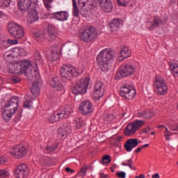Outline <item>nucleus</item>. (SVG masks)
Returning a JSON list of instances; mask_svg holds the SVG:
<instances>
[{
    "instance_id": "1",
    "label": "nucleus",
    "mask_w": 178,
    "mask_h": 178,
    "mask_svg": "<svg viewBox=\"0 0 178 178\" xmlns=\"http://www.w3.org/2000/svg\"><path fill=\"white\" fill-rule=\"evenodd\" d=\"M116 53L111 49H103L97 57V62L102 72H108L111 69L109 62L113 60Z\"/></svg>"
},
{
    "instance_id": "2",
    "label": "nucleus",
    "mask_w": 178,
    "mask_h": 178,
    "mask_svg": "<svg viewBox=\"0 0 178 178\" xmlns=\"http://www.w3.org/2000/svg\"><path fill=\"white\" fill-rule=\"evenodd\" d=\"M19 97H13L5 106V111L3 113V118L4 120H10L12 116L17 112L19 109Z\"/></svg>"
},
{
    "instance_id": "3",
    "label": "nucleus",
    "mask_w": 178,
    "mask_h": 178,
    "mask_svg": "<svg viewBox=\"0 0 178 178\" xmlns=\"http://www.w3.org/2000/svg\"><path fill=\"white\" fill-rule=\"evenodd\" d=\"M61 80L65 83L70 81L73 77H79L80 72L71 65H64L60 70Z\"/></svg>"
},
{
    "instance_id": "4",
    "label": "nucleus",
    "mask_w": 178,
    "mask_h": 178,
    "mask_svg": "<svg viewBox=\"0 0 178 178\" xmlns=\"http://www.w3.org/2000/svg\"><path fill=\"white\" fill-rule=\"evenodd\" d=\"M8 31L11 37L20 40L24 37V28L15 22H10L7 26Z\"/></svg>"
},
{
    "instance_id": "5",
    "label": "nucleus",
    "mask_w": 178,
    "mask_h": 178,
    "mask_svg": "<svg viewBox=\"0 0 178 178\" xmlns=\"http://www.w3.org/2000/svg\"><path fill=\"white\" fill-rule=\"evenodd\" d=\"M98 37L97 29L94 26H90L84 29L81 33H79V38L83 42H91Z\"/></svg>"
},
{
    "instance_id": "6",
    "label": "nucleus",
    "mask_w": 178,
    "mask_h": 178,
    "mask_svg": "<svg viewBox=\"0 0 178 178\" xmlns=\"http://www.w3.org/2000/svg\"><path fill=\"white\" fill-rule=\"evenodd\" d=\"M32 67L31 61L29 60H20L11 65V67L14 69L15 73H17L19 76L23 74V73H27Z\"/></svg>"
},
{
    "instance_id": "7",
    "label": "nucleus",
    "mask_w": 178,
    "mask_h": 178,
    "mask_svg": "<svg viewBox=\"0 0 178 178\" xmlns=\"http://www.w3.org/2000/svg\"><path fill=\"white\" fill-rule=\"evenodd\" d=\"M145 124V121L140 120H136L134 122H130L124 129V136H129L136 134V133L138 131V130H140V129H141Z\"/></svg>"
},
{
    "instance_id": "8",
    "label": "nucleus",
    "mask_w": 178,
    "mask_h": 178,
    "mask_svg": "<svg viewBox=\"0 0 178 178\" xmlns=\"http://www.w3.org/2000/svg\"><path fill=\"white\" fill-rule=\"evenodd\" d=\"M88 84H90V79L84 78L80 79L76 83L74 88H72L73 94H86L88 88Z\"/></svg>"
},
{
    "instance_id": "9",
    "label": "nucleus",
    "mask_w": 178,
    "mask_h": 178,
    "mask_svg": "<svg viewBox=\"0 0 178 178\" xmlns=\"http://www.w3.org/2000/svg\"><path fill=\"white\" fill-rule=\"evenodd\" d=\"M154 86V88H156L159 95H165V94H166L168 92V86L166 84V81L162 76H156Z\"/></svg>"
},
{
    "instance_id": "10",
    "label": "nucleus",
    "mask_w": 178,
    "mask_h": 178,
    "mask_svg": "<svg viewBox=\"0 0 178 178\" xmlns=\"http://www.w3.org/2000/svg\"><path fill=\"white\" fill-rule=\"evenodd\" d=\"M136 95V89L130 85L122 86L120 90V95L128 100L134 99Z\"/></svg>"
},
{
    "instance_id": "11",
    "label": "nucleus",
    "mask_w": 178,
    "mask_h": 178,
    "mask_svg": "<svg viewBox=\"0 0 178 178\" xmlns=\"http://www.w3.org/2000/svg\"><path fill=\"white\" fill-rule=\"evenodd\" d=\"M38 0H18L17 6L21 12H26L33 8H37Z\"/></svg>"
},
{
    "instance_id": "12",
    "label": "nucleus",
    "mask_w": 178,
    "mask_h": 178,
    "mask_svg": "<svg viewBox=\"0 0 178 178\" xmlns=\"http://www.w3.org/2000/svg\"><path fill=\"white\" fill-rule=\"evenodd\" d=\"M78 5L81 8V12H85V15L88 13V10L97 8V3L94 0H79Z\"/></svg>"
},
{
    "instance_id": "13",
    "label": "nucleus",
    "mask_w": 178,
    "mask_h": 178,
    "mask_svg": "<svg viewBox=\"0 0 178 178\" xmlns=\"http://www.w3.org/2000/svg\"><path fill=\"white\" fill-rule=\"evenodd\" d=\"M10 154L12 156H14V158L20 159L27 155V149L22 145H17L12 149Z\"/></svg>"
},
{
    "instance_id": "14",
    "label": "nucleus",
    "mask_w": 178,
    "mask_h": 178,
    "mask_svg": "<svg viewBox=\"0 0 178 178\" xmlns=\"http://www.w3.org/2000/svg\"><path fill=\"white\" fill-rule=\"evenodd\" d=\"M104 92L105 88L104 83H102L101 81H97L95 84V90L92 95V97L96 100L101 99V98L104 97Z\"/></svg>"
},
{
    "instance_id": "15",
    "label": "nucleus",
    "mask_w": 178,
    "mask_h": 178,
    "mask_svg": "<svg viewBox=\"0 0 178 178\" xmlns=\"http://www.w3.org/2000/svg\"><path fill=\"white\" fill-rule=\"evenodd\" d=\"M92 106H93L92 104H91V102L88 100H84L79 104V112L81 113V115L87 116V115H90V113H92Z\"/></svg>"
},
{
    "instance_id": "16",
    "label": "nucleus",
    "mask_w": 178,
    "mask_h": 178,
    "mask_svg": "<svg viewBox=\"0 0 178 178\" xmlns=\"http://www.w3.org/2000/svg\"><path fill=\"white\" fill-rule=\"evenodd\" d=\"M136 72V67L130 64H124L120 67V74L122 77L131 76Z\"/></svg>"
},
{
    "instance_id": "17",
    "label": "nucleus",
    "mask_w": 178,
    "mask_h": 178,
    "mask_svg": "<svg viewBox=\"0 0 178 178\" xmlns=\"http://www.w3.org/2000/svg\"><path fill=\"white\" fill-rule=\"evenodd\" d=\"M29 172L30 170L27 168V165L23 163L17 167L15 170V176L17 178H25Z\"/></svg>"
},
{
    "instance_id": "18",
    "label": "nucleus",
    "mask_w": 178,
    "mask_h": 178,
    "mask_svg": "<svg viewBox=\"0 0 178 178\" xmlns=\"http://www.w3.org/2000/svg\"><path fill=\"white\" fill-rule=\"evenodd\" d=\"M36 7L29 8L27 10L26 12L28 13L27 15V22L29 24L34 23V22H37L38 20V11L35 9Z\"/></svg>"
},
{
    "instance_id": "19",
    "label": "nucleus",
    "mask_w": 178,
    "mask_h": 178,
    "mask_svg": "<svg viewBox=\"0 0 178 178\" xmlns=\"http://www.w3.org/2000/svg\"><path fill=\"white\" fill-rule=\"evenodd\" d=\"M58 138H61V140H65L66 137H67L68 134H70V124H65L63 127H61L58 129Z\"/></svg>"
},
{
    "instance_id": "20",
    "label": "nucleus",
    "mask_w": 178,
    "mask_h": 178,
    "mask_svg": "<svg viewBox=\"0 0 178 178\" xmlns=\"http://www.w3.org/2000/svg\"><path fill=\"white\" fill-rule=\"evenodd\" d=\"M99 6L104 12L111 13L113 10V3L111 0H100Z\"/></svg>"
},
{
    "instance_id": "21",
    "label": "nucleus",
    "mask_w": 178,
    "mask_h": 178,
    "mask_svg": "<svg viewBox=\"0 0 178 178\" xmlns=\"http://www.w3.org/2000/svg\"><path fill=\"white\" fill-rule=\"evenodd\" d=\"M138 139L137 138H130L124 144V148L127 152H130L133 151L134 148H136L138 145Z\"/></svg>"
},
{
    "instance_id": "22",
    "label": "nucleus",
    "mask_w": 178,
    "mask_h": 178,
    "mask_svg": "<svg viewBox=\"0 0 178 178\" xmlns=\"http://www.w3.org/2000/svg\"><path fill=\"white\" fill-rule=\"evenodd\" d=\"M56 37H58L56 29L53 26H49L47 29V34L46 35V40H48V41H54V40H56Z\"/></svg>"
},
{
    "instance_id": "23",
    "label": "nucleus",
    "mask_w": 178,
    "mask_h": 178,
    "mask_svg": "<svg viewBox=\"0 0 178 178\" xmlns=\"http://www.w3.org/2000/svg\"><path fill=\"white\" fill-rule=\"evenodd\" d=\"M50 86L57 91H63L65 90L63 85L60 83L59 78L56 76L51 79L50 81Z\"/></svg>"
},
{
    "instance_id": "24",
    "label": "nucleus",
    "mask_w": 178,
    "mask_h": 178,
    "mask_svg": "<svg viewBox=\"0 0 178 178\" xmlns=\"http://www.w3.org/2000/svg\"><path fill=\"white\" fill-rule=\"evenodd\" d=\"M51 16L54 19L56 20H59L60 22H65V20H67V17H69V14L66 11H58L56 13H53Z\"/></svg>"
},
{
    "instance_id": "25",
    "label": "nucleus",
    "mask_w": 178,
    "mask_h": 178,
    "mask_svg": "<svg viewBox=\"0 0 178 178\" xmlns=\"http://www.w3.org/2000/svg\"><path fill=\"white\" fill-rule=\"evenodd\" d=\"M130 56H131V50L127 47H124L120 51L118 60L119 62H122V60L127 59V58H130Z\"/></svg>"
},
{
    "instance_id": "26",
    "label": "nucleus",
    "mask_w": 178,
    "mask_h": 178,
    "mask_svg": "<svg viewBox=\"0 0 178 178\" xmlns=\"http://www.w3.org/2000/svg\"><path fill=\"white\" fill-rule=\"evenodd\" d=\"M25 76H26L29 80H34V79H37V77L40 76V72H38L37 68L32 66L28 70V72L25 73Z\"/></svg>"
},
{
    "instance_id": "27",
    "label": "nucleus",
    "mask_w": 178,
    "mask_h": 178,
    "mask_svg": "<svg viewBox=\"0 0 178 178\" xmlns=\"http://www.w3.org/2000/svg\"><path fill=\"white\" fill-rule=\"evenodd\" d=\"M120 24H122V20L119 19H114L110 22L108 26L111 31L114 32L120 29Z\"/></svg>"
},
{
    "instance_id": "28",
    "label": "nucleus",
    "mask_w": 178,
    "mask_h": 178,
    "mask_svg": "<svg viewBox=\"0 0 178 178\" xmlns=\"http://www.w3.org/2000/svg\"><path fill=\"white\" fill-rule=\"evenodd\" d=\"M73 112V110L69 107H66L65 110L62 111L60 113H58L59 120L60 119H66L69 118V115H70Z\"/></svg>"
},
{
    "instance_id": "29",
    "label": "nucleus",
    "mask_w": 178,
    "mask_h": 178,
    "mask_svg": "<svg viewBox=\"0 0 178 178\" xmlns=\"http://www.w3.org/2000/svg\"><path fill=\"white\" fill-rule=\"evenodd\" d=\"M172 74L175 77H178V61L171 60L169 63Z\"/></svg>"
},
{
    "instance_id": "30",
    "label": "nucleus",
    "mask_w": 178,
    "mask_h": 178,
    "mask_svg": "<svg viewBox=\"0 0 178 178\" xmlns=\"http://www.w3.org/2000/svg\"><path fill=\"white\" fill-rule=\"evenodd\" d=\"M155 113L150 111H140L138 113L137 116L138 118H144L145 119H151L152 116H154Z\"/></svg>"
},
{
    "instance_id": "31",
    "label": "nucleus",
    "mask_w": 178,
    "mask_h": 178,
    "mask_svg": "<svg viewBox=\"0 0 178 178\" xmlns=\"http://www.w3.org/2000/svg\"><path fill=\"white\" fill-rule=\"evenodd\" d=\"M35 60L36 66H42L44 65V58H42V56L39 51L35 53Z\"/></svg>"
},
{
    "instance_id": "32",
    "label": "nucleus",
    "mask_w": 178,
    "mask_h": 178,
    "mask_svg": "<svg viewBox=\"0 0 178 178\" xmlns=\"http://www.w3.org/2000/svg\"><path fill=\"white\" fill-rule=\"evenodd\" d=\"M33 38L38 41V42H42L44 38H47L45 33H41L40 32H35L33 33Z\"/></svg>"
},
{
    "instance_id": "33",
    "label": "nucleus",
    "mask_w": 178,
    "mask_h": 178,
    "mask_svg": "<svg viewBox=\"0 0 178 178\" xmlns=\"http://www.w3.org/2000/svg\"><path fill=\"white\" fill-rule=\"evenodd\" d=\"M3 58L6 62H8V63H12V60H13L14 57L12 54V51L9 50L4 53Z\"/></svg>"
},
{
    "instance_id": "34",
    "label": "nucleus",
    "mask_w": 178,
    "mask_h": 178,
    "mask_svg": "<svg viewBox=\"0 0 178 178\" xmlns=\"http://www.w3.org/2000/svg\"><path fill=\"white\" fill-rule=\"evenodd\" d=\"M31 91L33 95H38L40 94V88H38V82H34Z\"/></svg>"
},
{
    "instance_id": "35",
    "label": "nucleus",
    "mask_w": 178,
    "mask_h": 178,
    "mask_svg": "<svg viewBox=\"0 0 178 178\" xmlns=\"http://www.w3.org/2000/svg\"><path fill=\"white\" fill-rule=\"evenodd\" d=\"M59 59V54L57 51H51L50 55L49 56V60L50 62H55Z\"/></svg>"
},
{
    "instance_id": "36",
    "label": "nucleus",
    "mask_w": 178,
    "mask_h": 178,
    "mask_svg": "<svg viewBox=\"0 0 178 178\" xmlns=\"http://www.w3.org/2000/svg\"><path fill=\"white\" fill-rule=\"evenodd\" d=\"M161 23H162V19L159 18L154 19L152 24L149 27V29L154 30L155 27H159V24H161Z\"/></svg>"
},
{
    "instance_id": "37",
    "label": "nucleus",
    "mask_w": 178,
    "mask_h": 178,
    "mask_svg": "<svg viewBox=\"0 0 178 178\" xmlns=\"http://www.w3.org/2000/svg\"><path fill=\"white\" fill-rule=\"evenodd\" d=\"M73 15L74 17H79V8H77V2L76 0H72Z\"/></svg>"
},
{
    "instance_id": "38",
    "label": "nucleus",
    "mask_w": 178,
    "mask_h": 178,
    "mask_svg": "<svg viewBox=\"0 0 178 178\" xmlns=\"http://www.w3.org/2000/svg\"><path fill=\"white\" fill-rule=\"evenodd\" d=\"M111 156L109 155H105L102 157V160L100 162L102 165H109L111 163Z\"/></svg>"
},
{
    "instance_id": "39",
    "label": "nucleus",
    "mask_w": 178,
    "mask_h": 178,
    "mask_svg": "<svg viewBox=\"0 0 178 178\" xmlns=\"http://www.w3.org/2000/svg\"><path fill=\"white\" fill-rule=\"evenodd\" d=\"M49 122L51 123H55L56 122H59V115L58 113H54L51 117L49 118Z\"/></svg>"
},
{
    "instance_id": "40",
    "label": "nucleus",
    "mask_w": 178,
    "mask_h": 178,
    "mask_svg": "<svg viewBox=\"0 0 178 178\" xmlns=\"http://www.w3.org/2000/svg\"><path fill=\"white\" fill-rule=\"evenodd\" d=\"M129 2H130V0H117L118 5L124 8H126L129 5Z\"/></svg>"
},
{
    "instance_id": "41",
    "label": "nucleus",
    "mask_w": 178,
    "mask_h": 178,
    "mask_svg": "<svg viewBox=\"0 0 178 178\" xmlns=\"http://www.w3.org/2000/svg\"><path fill=\"white\" fill-rule=\"evenodd\" d=\"M88 169V168H87V166L82 167L79 173L76 176H81L82 178H84L86 177V173H87Z\"/></svg>"
},
{
    "instance_id": "42",
    "label": "nucleus",
    "mask_w": 178,
    "mask_h": 178,
    "mask_svg": "<svg viewBox=\"0 0 178 178\" xmlns=\"http://www.w3.org/2000/svg\"><path fill=\"white\" fill-rule=\"evenodd\" d=\"M9 171L6 170H0V178L9 177Z\"/></svg>"
},
{
    "instance_id": "43",
    "label": "nucleus",
    "mask_w": 178,
    "mask_h": 178,
    "mask_svg": "<svg viewBox=\"0 0 178 178\" xmlns=\"http://www.w3.org/2000/svg\"><path fill=\"white\" fill-rule=\"evenodd\" d=\"M14 58H17L19 56V47L13 48V49L10 50Z\"/></svg>"
},
{
    "instance_id": "44",
    "label": "nucleus",
    "mask_w": 178,
    "mask_h": 178,
    "mask_svg": "<svg viewBox=\"0 0 178 178\" xmlns=\"http://www.w3.org/2000/svg\"><path fill=\"white\" fill-rule=\"evenodd\" d=\"M43 2L45 8H47V9L49 10V9H51V3L54 2V0H43Z\"/></svg>"
},
{
    "instance_id": "45",
    "label": "nucleus",
    "mask_w": 178,
    "mask_h": 178,
    "mask_svg": "<svg viewBox=\"0 0 178 178\" xmlns=\"http://www.w3.org/2000/svg\"><path fill=\"white\" fill-rule=\"evenodd\" d=\"M57 147L55 145L49 146L47 145L46 147V151L47 154H49V152H54V151L56 150Z\"/></svg>"
},
{
    "instance_id": "46",
    "label": "nucleus",
    "mask_w": 178,
    "mask_h": 178,
    "mask_svg": "<svg viewBox=\"0 0 178 178\" xmlns=\"http://www.w3.org/2000/svg\"><path fill=\"white\" fill-rule=\"evenodd\" d=\"M18 56H26L27 52L22 48L18 47Z\"/></svg>"
},
{
    "instance_id": "47",
    "label": "nucleus",
    "mask_w": 178,
    "mask_h": 178,
    "mask_svg": "<svg viewBox=\"0 0 178 178\" xmlns=\"http://www.w3.org/2000/svg\"><path fill=\"white\" fill-rule=\"evenodd\" d=\"M12 0H1V6L3 8H8L10 5V2Z\"/></svg>"
},
{
    "instance_id": "48",
    "label": "nucleus",
    "mask_w": 178,
    "mask_h": 178,
    "mask_svg": "<svg viewBox=\"0 0 178 178\" xmlns=\"http://www.w3.org/2000/svg\"><path fill=\"white\" fill-rule=\"evenodd\" d=\"M7 44H10V45H16V44H19V40L17 39H8L7 40Z\"/></svg>"
},
{
    "instance_id": "49",
    "label": "nucleus",
    "mask_w": 178,
    "mask_h": 178,
    "mask_svg": "<svg viewBox=\"0 0 178 178\" xmlns=\"http://www.w3.org/2000/svg\"><path fill=\"white\" fill-rule=\"evenodd\" d=\"M10 80L13 81V83H14V84H16V83H20V81H22V79L18 76L12 77Z\"/></svg>"
},
{
    "instance_id": "50",
    "label": "nucleus",
    "mask_w": 178,
    "mask_h": 178,
    "mask_svg": "<svg viewBox=\"0 0 178 178\" xmlns=\"http://www.w3.org/2000/svg\"><path fill=\"white\" fill-rule=\"evenodd\" d=\"M117 177L119 178H126V172L122 171V172H118L116 173Z\"/></svg>"
},
{
    "instance_id": "51",
    "label": "nucleus",
    "mask_w": 178,
    "mask_h": 178,
    "mask_svg": "<svg viewBox=\"0 0 178 178\" xmlns=\"http://www.w3.org/2000/svg\"><path fill=\"white\" fill-rule=\"evenodd\" d=\"M22 119V111H19L15 116L14 120L15 122H19Z\"/></svg>"
},
{
    "instance_id": "52",
    "label": "nucleus",
    "mask_w": 178,
    "mask_h": 178,
    "mask_svg": "<svg viewBox=\"0 0 178 178\" xmlns=\"http://www.w3.org/2000/svg\"><path fill=\"white\" fill-rule=\"evenodd\" d=\"M31 100H27L26 102H25L24 103V108H31Z\"/></svg>"
},
{
    "instance_id": "53",
    "label": "nucleus",
    "mask_w": 178,
    "mask_h": 178,
    "mask_svg": "<svg viewBox=\"0 0 178 178\" xmlns=\"http://www.w3.org/2000/svg\"><path fill=\"white\" fill-rule=\"evenodd\" d=\"M113 119H115V116L113 115V114H109L106 118V120L108 122H112V120H113Z\"/></svg>"
},
{
    "instance_id": "54",
    "label": "nucleus",
    "mask_w": 178,
    "mask_h": 178,
    "mask_svg": "<svg viewBox=\"0 0 178 178\" xmlns=\"http://www.w3.org/2000/svg\"><path fill=\"white\" fill-rule=\"evenodd\" d=\"M8 162V159L4 156L0 157V165H3Z\"/></svg>"
},
{
    "instance_id": "55",
    "label": "nucleus",
    "mask_w": 178,
    "mask_h": 178,
    "mask_svg": "<svg viewBox=\"0 0 178 178\" xmlns=\"http://www.w3.org/2000/svg\"><path fill=\"white\" fill-rule=\"evenodd\" d=\"M127 162H129V168H130V169H133V159H129L127 161Z\"/></svg>"
},
{
    "instance_id": "56",
    "label": "nucleus",
    "mask_w": 178,
    "mask_h": 178,
    "mask_svg": "<svg viewBox=\"0 0 178 178\" xmlns=\"http://www.w3.org/2000/svg\"><path fill=\"white\" fill-rule=\"evenodd\" d=\"M65 171L67 173H74V170H72L70 168H66Z\"/></svg>"
},
{
    "instance_id": "57",
    "label": "nucleus",
    "mask_w": 178,
    "mask_h": 178,
    "mask_svg": "<svg viewBox=\"0 0 178 178\" xmlns=\"http://www.w3.org/2000/svg\"><path fill=\"white\" fill-rule=\"evenodd\" d=\"M99 176H100L101 178H108V177H109V175H105L102 172H99Z\"/></svg>"
},
{
    "instance_id": "58",
    "label": "nucleus",
    "mask_w": 178,
    "mask_h": 178,
    "mask_svg": "<svg viewBox=\"0 0 178 178\" xmlns=\"http://www.w3.org/2000/svg\"><path fill=\"white\" fill-rule=\"evenodd\" d=\"M170 132H169V129H168L166 127H165V131L164 132V137H166L168 136H170Z\"/></svg>"
},
{
    "instance_id": "59",
    "label": "nucleus",
    "mask_w": 178,
    "mask_h": 178,
    "mask_svg": "<svg viewBox=\"0 0 178 178\" xmlns=\"http://www.w3.org/2000/svg\"><path fill=\"white\" fill-rule=\"evenodd\" d=\"M141 149H143L142 147H138L136 150H135V154H138V152H141Z\"/></svg>"
},
{
    "instance_id": "60",
    "label": "nucleus",
    "mask_w": 178,
    "mask_h": 178,
    "mask_svg": "<svg viewBox=\"0 0 178 178\" xmlns=\"http://www.w3.org/2000/svg\"><path fill=\"white\" fill-rule=\"evenodd\" d=\"M81 126H83V123L82 122H78L76 124V127L78 129H80V127H81Z\"/></svg>"
},
{
    "instance_id": "61",
    "label": "nucleus",
    "mask_w": 178,
    "mask_h": 178,
    "mask_svg": "<svg viewBox=\"0 0 178 178\" xmlns=\"http://www.w3.org/2000/svg\"><path fill=\"white\" fill-rule=\"evenodd\" d=\"M115 141H117V143H120V141H122V136H119L115 138Z\"/></svg>"
},
{
    "instance_id": "62",
    "label": "nucleus",
    "mask_w": 178,
    "mask_h": 178,
    "mask_svg": "<svg viewBox=\"0 0 178 178\" xmlns=\"http://www.w3.org/2000/svg\"><path fill=\"white\" fill-rule=\"evenodd\" d=\"M152 178H161V177H159V174H158V173H156V174L153 175L152 176Z\"/></svg>"
},
{
    "instance_id": "63",
    "label": "nucleus",
    "mask_w": 178,
    "mask_h": 178,
    "mask_svg": "<svg viewBox=\"0 0 178 178\" xmlns=\"http://www.w3.org/2000/svg\"><path fill=\"white\" fill-rule=\"evenodd\" d=\"M151 131V129L149 127H147L144 129L143 133H149V131Z\"/></svg>"
},
{
    "instance_id": "64",
    "label": "nucleus",
    "mask_w": 178,
    "mask_h": 178,
    "mask_svg": "<svg viewBox=\"0 0 178 178\" xmlns=\"http://www.w3.org/2000/svg\"><path fill=\"white\" fill-rule=\"evenodd\" d=\"M142 147V149L143 148H148V147H149V144H145V145H143Z\"/></svg>"
}]
</instances>
